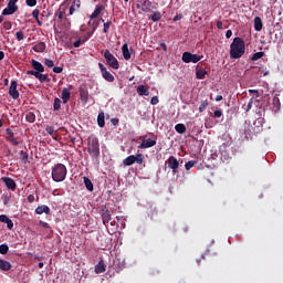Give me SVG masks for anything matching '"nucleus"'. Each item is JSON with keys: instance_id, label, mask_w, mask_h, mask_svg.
Wrapping results in <instances>:
<instances>
[{"instance_id": "1", "label": "nucleus", "mask_w": 283, "mask_h": 283, "mask_svg": "<svg viewBox=\"0 0 283 283\" xmlns=\"http://www.w3.org/2000/svg\"><path fill=\"white\" fill-rule=\"evenodd\" d=\"M245 50L247 48L244 45V41L240 38H234L233 42L230 45L231 59H241Z\"/></svg>"}, {"instance_id": "2", "label": "nucleus", "mask_w": 283, "mask_h": 283, "mask_svg": "<svg viewBox=\"0 0 283 283\" xmlns=\"http://www.w3.org/2000/svg\"><path fill=\"white\" fill-rule=\"evenodd\" d=\"M67 176V168L63 164H57L52 169V179L54 182H63Z\"/></svg>"}, {"instance_id": "3", "label": "nucleus", "mask_w": 283, "mask_h": 283, "mask_svg": "<svg viewBox=\"0 0 283 283\" xmlns=\"http://www.w3.org/2000/svg\"><path fill=\"white\" fill-rule=\"evenodd\" d=\"M88 153L91 156H98L101 154V146L98 144V138L95 136L88 137Z\"/></svg>"}, {"instance_id": "4", "label": "nucleus", "mask_w": 283, "mask_h": 283, "mask_svg": "<svg viewBox=\"0 0 283 283\" xmlns=\"http://www.w3.org/2000/svg\"><path fill=\"white\" fill-rule=\"evenodd\" d=\"M104 59L106 60V63L113 69L118 70L120 65L118 64V60L115 59L114 54H112L109 51L104 52Z\"/></svg>"}, {"instance_id": "5", "label": "nucleus", "mask_w": 283, "mask_h": 283, "mask_svg": "<svg viewBox=\"0 0 283 283\" xmlns=\"http://www.w3.org/2000/svg\"><path fill=\"white\" fill-rule=\"evenodd\" d=\"M201 60H202V56L198 54H193L191 52H184L181 56V61H184V63H198V61H201Z\"/></svg>"}, {"instance_id": "6", "label": "nucleus", "mask_w": 283, "mask_h": 283, "mask_svg": "<svg viewBox=\"0 0 283 283\" xmlns=\"http://www.w3.org/2000/svg\"><path fill=\"white\" fill-rule=\"evenodd\" d=\"M17 1L19 0H10L7 8L3 9L2 14L4 17H8L10 14H14V12H17V10H19V7H17Z\"/></svg>"}, {"instance_id": "7", "label": "nucleus", "mask_w": 283, "mask_h": 283, "mask_svg": "<svg viewBox=\"0 0 283 283\" xmlns=\"http://www.w3.org/2000/svg\"><path fill=\"white\" fill-rule=\"evenodd\" d=\"M98 67L102 72V76L105 81H107L108 83H114V75H112V73H109V71H107V67H105V65H103V63H98Z\"/></svg>"}, {"instance_id": "8", "label": "nucleus", "mask_w": 283, "mask_h": 283, "mask_svg": "<svg viewBox=\"0 0 283 283\" xmlns=\"http://www.w3.org/2000/svg\"><path fill=\"white\" fill-rule=\"evenodd\" d=\"M142 138V144L138 146V149H149V147H154L156 145V139H145V137Z\"/></svg>"}, {"instance_id": "9", "label": "nucleus", "mask_w": 283, "mask_h": 283, "mask_svg": "<svg viewBox=\"0 0 283 283\" xmlns=\"http://www.w3.org/2000/svg\"><path fill=\"white\" fill-rule=\"evenodd\" d=\"M17 87H18L17 81H12L10 84V87H9V95L14 101H17V98H19V91L17 90Z\"/></svg>"}, {"instance_id": "10", "label": "nucleus", "mask_w": 283, "mask_h": 283, "mask_svg": "<svg viewBox=\"0 0 283 283\" xmlns=\"http://www.w3.org/2000/svg\"><path fill=\"white\" fill-rule=\"evenodd\" d=\"M137 8L142 10V12H151L154 10V4L149 0H145L142 4H137Z\"/></svg>"}, {"instance_id": "11", "label": "nucleus", "mask_w": 283, "mask_h": 283, "mask_svg": "<svg viewBox=\"0 0 283 283\" xmlns=\"http://www.w3.org/2000/svg\"><path fill=\"white\" fill-rule=\"evenodd\" d=\"M168 167H169V169L176 170V169H178V167H180V164L178 163V159H176V157L170 156L168 158Z\"/></svg>"}, {"instance_id": "12", "label": "nucleus", "mask_w": 283, "mask_h": 283, "mask_svg": "<svg viewBox=\"0 0 283 283\" xmlns=\"http://www.w3.org/2000/svg\"><path fill=\"white\" fill-rule=\"evenodd\" d=\"M6 187H8V189H11L13 191V189H17V184L12 180V178L10 177H4L2 178Z\"/></svg>"}, {"instance_id": "13", "label": "nucleus", "mask_w": 283, "mask_h": 283, "mask_svg": "<svg viewBox=\"0 0 283 283\" xmlns=\"http://www.w3.org/2000/svg\"><path fill=\"white\" fill-rule=\"evenodd\" d=\"M0 222L7 224L8 229H13L14 223L6 214H0Z\"/></svg>"}, {"instance_id": "14", "label": "nucleus", "mask_w": 283, "mask_h": 283, "mask_svg": "<svg viewBox=\"0 0 283 283\" xmlns=\"http://www.w3.org/2000/svg\"><path fill=\"white\" fill-rule=\"evenodd\" d=\"M81 8V0H73L72 4L70 7V12L69 14H74V12H76V10H78Z\"/></svg>"}, {"instance_id": "15", "label": "nucleus", "mask_w": 283, "mask_h": 283, "mask_svg": "<svg viewBox=\"0 0 283 283\" xmlns=\"http://www.w3.org/2000/svg\"><path fill=\"white\" fill-rule=\"evenodd\" d=\"M28 74H31L32 76H35V78H39V81H41V83H43V81H45L48 78L46 75H43L39 71H28Z\"/></svg>"}, {"instance_id": "16", "label": "nucleus", "mask_w": 283, "mask_h": 283, "mask_svg": "<svg viewBox=\"0 0 283 283\" xmlns=\"http://www.w3.org/2000/svg\"><path fill=\"white\" fill-rule=\"evenodd\" d=\"M122 52L125 61H129L132 59V54L129 53V46L127 45V43L122 46Z\"/></svg>"}, {"instance_id": "17", "label": "nucleus", "mask_w": 283, "mask_h": 283, "mask_svg": "<svg viewBox=\"0 0 283 283\" xmlns=\"http://www.w3.org/2000/svg\"><path fill=\"white\" fill-rule=\"evenodd\" d=\"M137 94L139 96H149V88L146 87L145 85H139L137 87Z\"/></svg>"}, {"instance_id": "18", "label": "nucleus", "mask_w": 283, "mask_h": 283, "mask_svg": "<svg viewBox=\"0 0 283 283\" xmlns=\"http://www.w3.org/2000/svg\"><path fill=\"white\" fill-rule=\"evenodd\" d=\"M12 269V264L6 260L0 259V271H10Z\"/></svg>"}, {"instance_id": "19", "label": "nucleus", "mask_w": 283, "mask_h": 283, "mask_svg": "<svg viewBox=\"0 0 283 283\" xmlns=\"http://www.w3.org/2000/svg\"><path fill=\"white\" fill-rule=\"evenodd\" d=\"M134 163H136V156H134V155H130L123 160V165H125L126 167H132V165H134Z\"/></svg>"}, {"instance_id": "20", "label": "nucleus", "mask_w": 283, "mask_h": 283, "mask_svg": "<svg viewBox=\"0 0 283 283\" xmlns=\"http://www.w3.org/2000/svg\"><path fill=\"white\" fill-rule=\"evenodd\" d=\"M262 27H263L262 19L260 17H255L254 18V30L256 32H261L262 31Z\"/></svg>"}, {"instance_id": "21", "label": "nucleus", "mask_w": 283, "mask_h": 283, "mask_svg": "<svg viewBox=\"0 0 283 283\" xmlns=\"http://www.w3.org/2000/svg\"><path fill=\"white\" fill-rule=\"evenodd\" d=\"M35 213H38V216H41L43 213H50V207L48 206H40L35 209Z\"/></svg>"}, {"instance_id": "22", "label": "nucleus", "mask_w": 283, "mask_h": 283, "mask_svg": "<svg viewBox=\"0 0 283 283\" xmlns=\"http://www.w3.org/2000/svg\"><path fill=\"white\" fill-rule=\"evenodd\" d=\"M32 67H34L36 72H45L43 64H41L39 61L32 60Z\"/></svg>"}, {"instance_id": "23", "label": "nucleus", "mask_w": 283, "mask_h": 283, "mask_svg": "<svg viewBox=\"0 0 283 283\" xmlns=\"http://www.w3.org/2000/svg\"><path fill=\"white\" fill-rule=\"evenodd\" d=\"M45 42H39L33 46V50L38 53L45 52Z\"/></svg>"}, {"instance_id": "24", "label": "nucleus", "mask_w": 283, "mask_h": 283, "mask_svg": "<svg viewBox=\"0 0 283 283\" xmlns=\"http://www.w3.org/2000/svg\"><path fill=\"white\" fill-rule=\"evenodd\" d=\"M95 273H105V262L99 261L97 265H95Z\"/></svg>"}, {"instance_id": "25", "label": "nucleus", "mask_w": 283, "mask_h": 283, "mask_svg": "<svg viewBox=\"0 0 283 283\" xmlns=\"http://www.w3.org/2000/svg\"><path fill=\"white\" fill-rule=\"evenodd\" d=\"M70 96H71L70 91L67 88H64L62 91V101H63L64 104L70 101Z\"/></svg>"}, {"instance_id": "26", "label": "nucleus", "mask_w": 283, "mask_h": 283, "mask_svg": "<svg viewBox=\"0 0 283 283\" xmlns=\"http://www.w3.org/2000/svg\"><path fill=\"white\" fill-rule=\"evenodd\" d=\"M102 220H103V224H107V222H109V220H112V214H109L108 210L103 212Z\"/></svg>"}, {"instance_id": "27", "label": "nucleus", "mask_w": 283, "mask_h": 283, "mask_svg": "<svg viewBox=\"0 0 283 283\" xmlns=\"http://www.w3.org/2000/svg\"><path fill=\"white\" fill-rule=\"evenodd\" d=\"M272 105H273L274 112H277L280 109L281 103H280V97H277V95L273 97Z\"/></svg>"}, {"instance_id": "28", "label": "nucleus", "mask_w": 283, "mask_h": 283, "mask_svg": "<svg viewBox=\"0 0 283 283\" xmlns=\"http://www.w3.org/2000/svg\"><path fill=\"white\" fill-rule=\"evenodd\" d=\"M84 185L88 191H94V185L92 184V180H90V178L84 177Z\"/></svg>"}, {"instance_id": "29", "label": "nucleus", "mask_w": 283, "mask_h": 283, "mask_svg": "<svg viewBox=\"0 0 283 283\" xmlns=\"http://www.w3.org/2000/svg\"><path fill=\"white\" fill-rule=\"evenodd\" d=\"M97 124L99 127H105V113H99L97 116Z\"/></svg>"}, {"instance_id": "30", "label": "nucleus", "mask_w": 283, "mask_h": 283, "mask_svg": "<svg viewBox=\"0 0 283 283\" xmlns=\"http://www.w3.org/2000/svg\"><path fill=\"white\" fill-rule=\"evenodd\" d=\"M175 129L178 134H185V132H187V127L185 126V124H177L175 126Z\"/></svg>"}, {"instance_id": "31", "label": "nucleus", "mask_w": 283, "mask_h": 283, "mask_svg": "<svg viewBox=\"0 0 283 283\" xmlns=\"http://www.w3.org/2000/svg\"><path fill=\"white\" fill-rule=\"evenodd\" d=\"M101 12H103V7L97 6L95 8L94 12L91 14V19H96V17H98V14H101Z\"/></svg>"}, {"instance_id": "32", "label": "nucleus", "mask_w": 283, "mask_h": 283, "mask_svg": "<svg viewBox=\"0 0 283 283\" xmlns=\"http://www.w3.org/2000/svg\"><path fill=\"white\" fill-rule=\"evenodd\" d=\"M196 76L199 81H202V78H205V76H207V71L200 69L196 72Z\"/></svg>"}, {"instance_id": "33", "label": "nucleus", "mask_w": 283, "mask_h": 283, "mask_svg": "<svg viewBox=\"0 0 283 283\" xmlns=\"http://www.w3.org/2000/svg\"><path fill=\"white\" fill-rule=\"evenodd\" d=\"M25 119L28 120V123H34V120H36V116L34 115V113L29 112L25 115Z\"/></svg>"}, {"instance_id": "34", "label": "nucleus", "mask_w": 283, "mask_h": 283, "mask_svg": "<svg viewBox=\"0 0 283 283\" xmlns=\"http://www.w3.org/2000/svg\"><path fill=\"white\" fill-rule=\"evenodd\" d=\"M161 14H160V12L159 11H156V12H154L153 14H151V17H150V19H151V21H160V19H161Z\"/></svg>"}, {"instance_id": "35", "label": "nucleus", "mask_w": 283, "mask_h": 283, "mask_svg": "<svg viewBox=\"0 0 283 283\" xmlns=\"http://www.w3.org/2000/svg\"><path fill=\"white\" fill-rule=\"evenodd\" d=\"M207 107H209V102L207 99L202 101L200 106H199V112L202 113L205 112V109H207Z\"/></svg>"}, {"instance_id": "36", "label": "nucleus", "mask_w": 283, "mask_h": 283, "mask_svg": "<svg viewBox=\"0 0 283 283\" xmlns=\"http://www.w3.org/2000/svg\"><path fill=\"white\" fill-rule=\"evenodd\" d=\"M9 250H10V248L8 247V244H1L0 245L1 255H6V253H8Z\"/></svg>"}, {"instance_id": "37", "label": "nucleus", "mask_w": 283, "mask_h": 283, "mask_svg": "<svg viewBox=\"0 0 283 283\" xmlns=\"http://www.w3.org/2000/svg\"><path fill=\"white\" fill-rule=\"evenodd\" d=\"M20 159L23 163V165H25L28 163V154L25 151H21L20 153Z\"/></svg>"}, {"instance_id": "38", "label": "nucleus", "mask_w": 283, "mask_h": 283, "mask_svg": "<svg viewBox=\"0 0 283 283\" xmlns=\"http://www.w3.org/2000/svg\"><path fill=\"white\" fill-rule=\"evenodd\" d=\"M262 56H264V52H256L252 55V61H259Z\"/></svg>"}, {"instance_id": "39", "label": "nucleus", "mask_w": 283, "mask_h": 283, "mask_svg": "<svg viewBox=\"0 0 283 283\" xmlns=\"http://www.w3.org/2000/svg\"><path fill=\"white\" fill-rule=\"evenodd\" d=\"M7 140L9 143H11V145H13L14 147H17V145H19V140H17V138H14V135L11 137H7Z\"/></svg>"}, {"instance_id": "40", "label": "nucleus", "mask_w": 283, "mask_h": 283, "mask_svg": "<svg viewBox=\"0 0 283 283\" xmlns=\"http://www.w3.org/2000/svg\"><path fill=\"white\" fill-rule=\"evenodd\" d=\"M253 103H255V98H250L247 107H245V112H251L252 107H253Z\"/></svg>"}, {"instance_id": "41", "label": "nucleus", "mask_w": 283, "mask_h": 283, "mask_svg": "<svg viewBox=\"0 0 283 283\" xmlns=\"http://www.w3.org/2000/svg\"><path fill=\"white\" fill-rule=\"evenodd\" d=\"M135 163H137V165H143L144 163L143 154H138L135 156Z\"/></svg>"}, {"instance_id": "42", "label": "nucleus", "mask_w": 283, "mask_h": 283, "mask_svg": "<svg viewBox=\"0 0 283 283\" xmlns=\"http://www.w3.org/2000/svg\"><path fill=\"white\" fill-rule=\"evenodd\" d=\"M53 107H54L55 111L61 109V99L60 98L54 99Z\"/></svg>"}, {"instance_id": "43", "label": "nucleus", "mask_w": 283, "mask_h": 283, "mask_svg": "<svg viewBox=\"0 0 283 283\" xmlns=\"http://www.w3.org/2000/svg\"><path fill=\"white\" fill-rule=\"evenodd\" d=\"M44 65H46V67H54V61H52L50 59H45Z\"/></svg>"}, {"instance_id": "44", "label": "nucleus", "mask_w": 283, "mask_h": 283, "mask_svg": "<svg viewBox=\"0 0 283 283\" xmlns=\"http://www.w3.org/2000/svg\"><path fill=\"white\" fill-rule=\"evenodd\" d=\"M39 14H41V11L39 9L32 11V17L33 19H35V21H39Z\"/></svg>"}, {"instance_id": "45", "label": "nucleus", "mask_w": 283, "mask_h": 283, "mask_svg": "<svg viewBox=\"0 0 283 283\" xmlns=\"http://www.w3.org/2000/svg\"><path fill=\"white\" fill-rule=\"evenodd\" d=\"M15 36H17V40H18V41H23V39L25 38V35L23 34L22 31H18V32L15 33Z\"/></svg>"}, {"instance_id": "46", "label": "nucleus", "mask_w": 283, "mask_h": 283, "mask_svg": "<svg viewBox=\"0 0 283 283\" xmlns=\"http://www.w3.org/2000/svg\"><path fill=\"white\" fill-rule=\"evenodd\" d=\"M25 3L29 8H34V6H36V0H25Z\"/></svg>"}, {"instance_id": "47", "label": "nucleus", "mask_w": 283, "mask_h": 283, "mask_svg": "<svg viewBox=\"0 0 283 283\" xmlns=\"http://www.w3.org/2000/svg\"><path fill=\"white\" fill-rule=\"evenodd\" d=\"M195 165H196L195 161H188L186 163L185 168L187 171H189V169H191Z\"/></svg>"}, {"instance_id": "48", "label": "nucleus", "mask_w": 283, "mask_h": 283, "mask_svg": "<svg viewBox=\"0 0 283 283\" xmlns=\"http://www.w3.org/2000/svg\"><path fill=\"white\" fill-rule=\"evenodd\" d=\"M111 25H112V22H104V29H103V32L105 33V34H107V30H109V28H111Z\"/></svg>"}, {"instance_id": "49", "label": "nucleus", "mask_w": 283, "mask_h": 283, "mask_svg": "<svg viewBox=\"0 0 283 283\" xmlns=\"http://www.w3.org/2000/svg\"><path fill=\"white\" fill-rule=\"evenodd\" d=\"M3 28H4V30H12V22L6 21V22L3 23Z\"/></svg>"}, {"instance_id": "50", "label": "nucleus", "mask_w": 283, "mask_h": 283, "mask_svg": "<svg viewBox=\"0 0 283 283\" xmlns=\"http://www.w3.org/2000/svg\"><path fill=\"white\" fill-rule=\"evenodd\" d=\"M159 101H158V96H154L150 99V105H158Z\"/></svg>"}, {"instance_id": "51", "label": "nucleus", "mask_w": 283, "mask_h": 283, "mask_svg": "<svg viewBox=\"0 0 283 283\" xmlns=\"http://www.w3.org/2000/svg\"><path fill=\"white\" fill-rule=\"evenodd\" d=\"M53 72H54L55 74H61V72H63V67H61V66H54V67H53Z\"/></svg>"}, {"instance_id": "52", "label": "nucleus", "mask_w": 283, "mask_h": 283, "mask_svg": "<svg viewBox=\"0 0 283 283\" xmlns=\"http://www.w3.org/2000/svg\"><path fill=\"white\" fill-rule=\"evenodd\" d=\"M40 227H43L44 229H50V223L40 221Z\"/></svg>"}, {"instance_id": "53", "label": "nucleus", "mask_w": 283, "mask_h": 283, "mask_svg": "<svg viewBox=\"0 0 283 283\" xmlns=\"http://www.w3.org/2000/svg\"><path fill=\"white\" fill-rule=\"evenodd\" d=\"M46 132H48V134H51V135L54 134V127L48 126Z\"/></svg>"}, {"instance_id": "54", "label": "nucleus", "mask_w": 283, "mask_h": 283, "mask_svg": "<svg viewBox=\"0 0 283 283\" xmlns=\"http://www.w3.org/2000/svg\"><path fill=\"white\" fill-rule=\"evenodd\" d=\"M6 132H7V137L14 136V133L12 132V129L8 128Z\"/></svg>"}, {"instance_id": "55", "label": "nucleus", "mask_w": 283, "mask_h": 283, "mask_svg": "<svg viewBox=\"0 0 283 283\" xmlns=\"http://www.w3.org/2000/svg\"><path fill=\"white\" fill-rule=\"evenodd\" d=\"M226 36H227L228 39H231V36H233V31L228 30V31L226 32Z\"/></svg>"}, {"instance_id": "56", "label": "nucleus", "mask_w": 283, "mask_h": 283, "mask_svg": "<svg viewBox=\"0 0 283 283\" xmlns=\"http://www.w3.org/2000/svg\"><path fill=\"white\" fill-rule=\"evenodd\" d=\"M214 116L216 118H220L222 116V111H216Z\"/></svg>"}, {"instance_id": "57", "label": "nucleus", "mask_w": 283, "mask_h": 283, "mask_svg": "<svg viewBox=\"0 0 283 283\" xmlns=\"http://www.w3.org/2000/svg\"><path fill=\"white\" fill-rule=\"evenodd\" d=\"M182 19V14H177L174 17L172 21H180Z\"/></svg>"}, {"instance_id": "58", "label": "nucleus", "mask_w": 283, "mask_h": 283, "mask_svg": "<svg viewBox=\"0 0 283 283\" xmlns=\"http://www.w3.org/2000/svg\"><path fill=\"white\" fill-rule=\"evenodd\" d=\"M81 43H82L81 40L74 42V48H81Z\"/></svg>"}, {"instance_id": "59", "label": "nucleus", "mask_w": 283, "mask_h": 283, "mask_svg": "<svg viewBox=\"0 0 283 283\" xmlns=\"http://www.w3.org/2000/svg\"><path fill=\"white\" fill-rule=\"evenodd\" d=\"M4 56H6V53H3V51H0V61H3Z\"/></svg>"}, {"instance_id": "60", "label": "nucleus", "mask_w": 283, "mask_h": 283, "mask_svg": "<svg viewBox=\"0 0 283 283\" xmlns=\"http://www.w3.org/2000/svg\"><path fill=\"white\" fill-rule=\"evenodd\" d=\"M216 101H217V103H220V101H222V95H218V96L216 97Z\"/></svg>"}, {"instance_id": "61", "label": "nucleus", "mask_w": 283, "mask_h": 283, "mask_svg": "<svg viewBox=\"0 0 283 283\" xmlns=\"http://www.w3.org/2000/svg\"><path fill=\"white\" fill-rule=\"evenodd\" d=\"M249 93H250V94H256V97L259 96V95H258V91H255V90H249Z\"/></svg>"}, {"instance_id": "62", "label": "nucleus", "mask_w": 283, "mask_h": 283, "mask_svg": "<svg viewBox=\"0 0 283 283\" xmlns=\"http://www.w3.org/2000/svg\"><path fill=\"white\" fill-rule=\"evenodd\" d=\"M163 50H165V52H167V44H161Z\"/></svg>"}, {"instance_id": "63", "label": "nucleus", "mask_w": 283, "mask_h": 283, "mask_svg": "<svg viewBox=\"0 0 283 283\" xmlns=\"http://www.w3.org/2000/svg\"><path fill=\"white\" fill-rule=\"evenodd\" d=\"M217 27H218V28H222V22H218V23H217Z\"/></svg>"}, {"instance_id": "64", "label": "nucleus", "mask_w": 283, "mask_h": 283, "mask_svg": "<svg viewBox=\"0 0 283 283\" xmlns=\"http://www.w3.org/2000/svg\"><path fill=\"white\" fill-rule=\"evenodd\" d=\"M39 269H43V262L39 263Z\"/></svg>"}]
</instances>
